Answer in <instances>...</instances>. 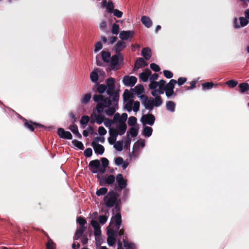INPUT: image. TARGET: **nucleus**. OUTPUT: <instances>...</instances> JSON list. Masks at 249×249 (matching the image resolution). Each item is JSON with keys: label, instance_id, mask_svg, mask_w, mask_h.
Segmentation results:
<instances>
[{"label": "nucleus", "instance_id": "nucleus-1", "mask_svg": "<svg viewBox=\"0 0 249 249\" xmlns=\"http://www.w3.org/2000/svg\"><path fill=\"white\" fill-rule=\"evenodd\" d=\"M127 118V114L125 113L121 115L119 113L114 114V121L115 125L110 128L109 130V137L108 142L111 145L114 144L116 142L117 137L118 135H124L126 131L127 126L126 121Z\"/></svg>", "mask_w": 249, "mask_h": 249}, {"label": "nucleus", "instance_id": "nucleus-2", "mask_svg": "<svg viewBox=\"0 0 249 249\" xmlns=\"http://www.w3.org/2000/svg\"><path fill=\"white\" fill-rule=\"evenodd\" d=\"M177 83L176 80L171 79L168 84H166L164 80H160L159 82L152 83L149 84V89L153 90L151 94L153 96H157V95L163 94L165 91L166 95L169 97L174 94V86Z\"/></svg>", "mask_w": 249, "mask_h": 249}, {"label": "nucleus", "instance_id": "nucleus-3", "mask_svg": "<svg viewBox=\"0 0 249 249\" xmlns=\"http://www.w3.org/2000/svg\"><path fill=\"white\" fill-rule=\"evenodd\" d=\"M122 223L121 215L117 213L112 217L109 225L107 228V243L109 246H113L116 242L117 232Z\"/></svg>", "mask_w": 249, "mask_h": 249}, {"label": "nucleus", "instance_id": "nucleus-4", "mask_svg": "<svg viewBox=\"0 0 249 249\" xmlns=\"http://www.w3.org/2000/svg\"><path fill=\"white\" fill-rule=\"evenodd\" d=\"M102 164L98 160L91 161L89 163L90 170L93 173H104L106 170V168L108 165V160L105 158L101 159Z\"/></svg>", "mask_w": 249, "mask_h": 249}, {"label": "nucleus", "instance_id": "nucleus-5", "mask_svg": "<svg viewBox=\"0 0 249 249\" xmlns=\"http://www.w3.org/2000/svg\"><path fill=\"white\" fill-rule=\"evenodd\" d=\"M154 97L155 98H148L147 97L145 96L144 97H142V98L141 99L142 103L144 105L145 108L150 111L153 109L154 107H159L162 103V100L159 95Z\"/></svg>", "mask_w": 249, "mask_h": 249}, {"label": "nucleus", "instance_id": "nucleus-6", "mask_svg": "<svg viewBox=\"0 0 249 249\" xmlns=\"http://www.w3.org/2000/svg\"><path fill=\"white\" fill-rule=\"evenodd\" d=\"M115 80L113 78H109L106 81L107 84V93L113 100L114 104H116L117 102L119 100V95L117 92L115 91Z\"/></svg>", "mask_w": 249, "mask_h": 249}, {"label": "nucleus", "instance_id": "nucleus-7", "mask_svg": "<svg viewBox=\"0 0 249 249\" xmlns=\"http://www.w3.org/2000/svg\"><path fill=\"white\" fill-rule=\"evenodd\" d=\"M125 102V108L128 112L132 110L134 112H137L140 108V102L138 101L134 102L132 99L124 101Z\"/></svg>", "mask_w": 249, "mask_h": 249}, {"label": "nucleus", "instance_id": "nucleus-8", "mask_svg": "<svg viewBox=\"0 0 249 249\" xmlns=\"http://www.w3.org/2000/svg\"><path fill=\"white\" fill-rule=\"evenodd\" d=\"M112 105V103L109 99L104 97L101 102L97 104L96 110L98 113H101L105 108L108 107Z\"/></svg>", "mask_w": 249, "mask_h": 249}, {"label": "nucleus", "instance_id": "nucleus-9", "mask_svg": "<svg viewBox=\"0 0 249 249\" xmlns=\"http://www.w3.org/2000/svg\"><path fill=\"white\" fill-rule=\"evenodd\" d=\"M104 118L105 116L101 113L97 114L93 111L90 116V123L92 124L96 123L98 124H101L103 123Z\"/></svg>", "mask_w": 249, "mask_h": 249}, {"label": "nucleus", "instance_id": "nucleus-10", "mask_svg": "<svg viewBox=\"0 0 249 249\" xmlns=\"http://www.w3.org/2000/svg\"><path fill=\"white\" fill-rule=\"evenodd\" d=\"M116 202V198L113 194L108 193L104 198V202L108 207L114 206Z\"/></svg>", "mask_w": 249, "mask_h": 249}, {"label": "nucleus", "instance_id": "nucleus-11", "mask_svg": "<svg viewBox=\"0 0 249 249\" xmlns=\"http://www.w3.org/2000/svg\"><path fill=\"white\" fill-rule=\"evenodd\" d=\"M239 23H238V19L235 18L233 20L234 27L236 29H239L241 27H243L246 26L249 23V21L245 17H241L239 18Z\"/></svg>", "mask_w": 249, "mask_h": 249}, {"label": "nucleus", "instance_id": "nucleus-12", "mask_svg": "<svg viewBox=\"0 0 249 249\" xmlns=\"http://www.w3.org/2000/svg\"><path fill=\"white\" fill-rule=\"evenodd\" d=\"M137 78L133 76H125L123 79L124 84L127 87H133L136 83Z\"/></svg>", "mask_w": 249, "mask_h": 249}, {"label": "nucleus", "instance_id": "nucleus-13", "mask_svg": "<svg viewBox=\"0 0 249 249\" xmlns=\"http://www.w3.org/2000/svg\"><path fill=\"white\" fill-rule=\"evenodd\" d=\"M155 120V117L151 114L143 115L141 119L143 124H147L150 125H152L154 124Z\"/></svg>", "mask_w": 249, "mask_h": 249}, {"label": "nucleus", "instance_id": "nucleus-14", "mask_svg": "<svg viewBox=\"0 0 249 249\" xmlns=\"http://www.w3.org/2000/svg\"><path fill=\"white\" fill-rule=\"evenodd\" d=\"M123 60V56L121 53L113 55L111 58V65L113 69H117V65Z\"/></svg>", "mask_w": 249, "mask_h": 249}, {"label": "nucleus", "instance_id": "nucleus-15", "mask_svg": "<svg viewBox=\"0 0 249 249\" xmlns=\"http://www.w3.org/2000/svg\"><path fill=\"white\" fill-rule=\"evenodd\" d=\"M131 90L133 92L134 94H136L140 99H142V97H144L143 95L144 88L141 85H138L133 89H131Z\"/></svg>", "mask_w": 249, "mask_h": 249}, {"label": "nucleus", "instance_id": "nucleus-16", "mask_svg": "<svg viewBox=\"0 0 249 249\" xmlns=\"http://www.w3.org/2000/svg\"><path fill=\"white\" fill-rule=\"evenodd\" d=\"M116 181L118 183V188L120 190L125 188L127 186V180L125 179L123 175L119 174L116 176Z\"/></svg>", "mask_w": 249, "mask_h": 249}, {"label": "nucleus", "instance_id": "nucleus-17", "mask_svg": "<svg viewBox=\"0 0 249 249\" xmlns=\"http://www.w3.org/2000/svg\"><path fill=\"white\" fill-rule=\"evenodd\" d=\"M57 134L61 138L68 140H71L72 136L69 131H65L63 128H60L57 130Z\"/></svg>", "mask_w": 249, "mask_h": 249}, {"label": "nucleus", "instance_id": "nucleus-18", "mask_svg": "<svg viewBox=\"0 0 249 249\" xmlns=\"http://www.w3.org/2000/svg\"><path fill=\"white\" fill-rule=\"evenodd\" d=\"M134 32L132 31H123L120 33L119 37L122 40H126L133 36Z\"/></svg>", "mask_w": 249, "mask_h": 249}, {"label": "nucleus", "instance_id": "nucleus-19", "mask_svg": "<svg viewBox=\"0 0 249 249\" xmlns=\"http://www.w3.org/2000/svg\"><path fill=\"white\" fill-rule=\"evenodd\" d=\"M91 225L94 228L95 236H100L101 233V227L98 222L94 220L91 221Z\"/></svg>", "mask_w": 249, "mask_h": 249}, {"label": "nucleus", "instance_id": "nucleus-20", "mask_svg": "<svg viewBox=\"0 0 249 249\" xmlns=\"http://www.w3.org/2000/svg\"><path fill=\"white\" fill-rule=\"evenodd\" d=\"M126 43L125 42L123 41H119L115 44L114 49L115 52L118 54L119 53L122 51L123 49H124L126 47Z\"/></svg>", "mask_w": 249, "mask_h": 249}, {"label": "nucleus", "instance_id": "nucleus-21", "mask_svg": "<svg viewBox=\"0 0 249 249\" xmlns=\"http://www.w3.org/2000/svg\"><path fill=\"white\" fill-rule=\"evenodd\" d=\"M118 101L116 104H114L113 100H112V105L108 107V108L105 110V113L107 116H111L114 114L117 108Z\"/></svg>", "mask_w": 249, "mask_h": 249}, {"label": "nucleus", "instance_id": "nucleus-22", "mask_svg": "<svg viewBox=\"0 0 249 249\" xmlns=\"http://www.w3.org/2000/svg\"><path fill=\"white\" fill-rule=\"evenodd\" d=\"M92 146L96 153L102 155L105 151L104 147L99 143H94L92 142Z\"/></svg>", "mask_w": 249, "mask_h": 249}, {"label": "nucleus", "instance_id": "nucleus-23", "mask_svg": "<svg viewBox=\"0 0 249 249\" xmlns=\"http://www.w3.org/2000/svg\"><path fill=\"white\" fill-rule=\"evenodd\" d=\"M151 74V71L149 69H146L140 74L139 78L142 81L145 82L148 81Z\"/></svg>", "mask_w": 249, "mask_h": 249}, {"label": "nucleus", "instance_id": "nucleus-24", "mask_svg": "<svg viewBox=\"0 0 249 249\" xmlns=\"http://www.w3.org/2000/svg\"><path fill=\"white\" fill-rule=\"evenodd\" d=\"M147 65V63L144 61L142 58H139L135 62L134 69L135 71H136L139 68L144 67Z\"/></svg>", "mask_w": 249, "mask_h": 249}, {"label": "nucleus", "instance_id": "nucleus-25", "mask_svg": "<svg viewBox=\"0 0 249 249\" xmlns=\"http://www.w3.org/2000/svg\"><path fill=\"white\" fill-rule=\"evenodd\" d=\"M100 72L99 69H95L90 74V79L92 82H96L98 80V73Z\"/></svg>", "mask_w": 249, "mask_h": 249}, {"label": "nucleus", "instance_id": "nucleus-26", "mask_svg": "<svg viewBox=\"0 0 249 249\" xmlns=\"http://www.w3.org/2000/svg\"><path fill=\"white\" fill-rule=\"evenodd\" d=\"M141 21L147 28H149L152 26V21L148 17L142 16L141 18Z\"/></svg>", "mask_w": 249, "mask_h": 249}, {"label": "nucleus", "instance_id": "nucleus-27", "mask_svg": "<svg viewBox=\"0 0 249 249\" xmlns=\"http://www.w3.org/2000/svg\"><path fill=\"white\" fill-rule=\"evenodd\" d=\"M166 107L167 110L171 112H174L176 108V104L172 101H167L166 103Z\"/></svg>", "mask_w": 249, "mask_h": 249}, {"label": "nucleus", "instance_id": "nucleus-28", "mask_svg": "<svg viewBox=\"0 0 249 249\" xmlns=\"http://www.w3.org/2000/svg\"><path fill=\"white\" fill-rule=\"evenodd\" d=\"M145 141L144 140H140L136 142L133 146V149L135 151L138 150L140 147L143 148L145 146Z\"/></svg>", "mask_w": 249, "mask_h": 249}, {"label": "nucleus", "instance_id": "nucleus-29", "mask_svg": "<svg viewBox=\"0 0 249 249\" xmlns=\"http://www.w3.org/2000/svg\"><path fill=\"white\" fill-rule=\"evenodd\" d=\"M104 125L107 127H108L109 129L111 127L115 125V123L114 121V116L113 117V120H111L108 118H104V121L103 122Z\"/></svg>", "mask_w": 249, "mask_h": 249}, {"label": "nucleus", "instance_id": "nucleus-30", "mask_svg": "<svg viewBox=\"0 0 249 249\" xmlns=\"http://www.w3.org/2000/svg\"><path fill=\"white\" fill-rule=\"evenodd\" d=\"M142 54L146 60H149L151 56V50L149 48H145L142 50Z\"/></svg>", "mask_w": 249, "mask_h": 249}, {"label": "nucleus", "instance_id": "nucleus-31", "mask_svg": "<svg viewBox=\"0 0 249 249\" xmlns=\"http://www.w3.org/2000/svg\"><path fill=\"white\" fill-rule=\"evenodd\" d=\"M152 132L153 129L151 127L145 126L142 130V134L145 137H149L151 136Z\"/></svg>", "mask_w": 249, "mask_h": 249}, {"label": "nucleus", "instance_id": "nucleus-32", "mask_svg": "<svg viewBox=\"0 0 249 249\" xmlns=\"http://www.w3.org/2000/svg\"><path fill=\"white\" fill-rule=\"evenodd\" d=\"M133 95V92L131 90L129 91L128 89H125L123 94L124 100L132 99Z\"/></svg>", "mask_w": 249, "mask_h": 249}, {"label": "nucleus", "instance_id": "nucleus-33", "mask_svg": "<svg viewBox=\"0 0 249 249\" xmlns=\"http://www.w3.org/2000/svg\"><path fill=\"white\" fill-rule=\"evenodd\" d=\"M70 130L74 134H75L78 138H81V135L79 133L78 127L76 125H71L69 127Z\"/></svg>", "mask_w": 249, "mask_h": 249}, {"label": "nucleus", "instance_id": "nucleus-34", "mask_svg": "<svg viewBox=\"0 0 249 249\" xmlns=\"http://www.w3.org/2000/svg\"><path fill=\"white\" fill-rule=\"evenodd\" d=\"M85 230V227L84 226H80L75 232V235L74 238V240H78V238L82 235Z\"/></svg>", "mask_w": 249, "mask_h": 249}, {"label": "nucleus", "instance_id": "nucleus-35", "mask_svg": "<svg viewBox=\"0 0 249 249\" xmlns=\"http://www.w3.org/2000/svg\"><path fill=\"white\" fill-rule=\"evenodd\" d=\"M91 97V93H87L83 96H82L81 100V103L85 105L87 104L89 100H90Z\"/></svg>", "mask_w": 249, "mask_h": 249}, {"label": "nucleus", "instance_id": "nucleus-36", "mask_svg": "<svg viewBox=\"0 0 249 249\" xmlns=\"http://www.w3.org/2000/svg\"><path fill=\"white\" fill-rule=\"evenodd\" d=\"M109 214V212L107 211L105 215L99 216V220L101 224L103 225L107 221Z\"/></svg>", "mask_w": 249, "mask_h": 249}, {"label": "nucleus", "instance_id": "nucleus-37", "mask_svg": "<svg viewBox=\"0 0 249 249\" xmlns=\"http://www.w3.org/2000/svg\"><path fill=\"white\" fill-rule=\"evenodd\" d=\"M123 141H118L115 142L113 145V147L118 151H121L123 149Z\"/></svg>", "mask_w": 249, "mask_h": 249}, {"label": "nucleus", "instance_id": "nucleus-38", "mask_svg": "<svg viewBox=\"0 0 249 249\" xmlns=\"http://www.w3.org/2000/svg\"><path fill=\"white\" fill-rule=\"evenodd\" d=\"M127 132H128L129 136L131 135L132 137H136L138 135V128L135 126H132Z\"/></svg>", "mask_w": 249, "mask_h": 249}, {"label": "nucleus", "instance_id": "nucleus-39", "mask_svg": "<svg viewBox=\"0 0 249 249\" xmlns=\"http://www.w3.org/2000/svg\"><path fill=\"white\" fill-rule=\"evenodd\" d=\"M102 58L104 62H108L110 58V54L109 53L102 51Z\"/></svg>", "mask_w": 249, "mask_h": 249}, {"label": "nucleus", "instance_id": "nucleus-40", "mask_svg": "<svg viewBox=\"0 0 249 249\" xmlns=\"http://www.w3.org/2000/svg\"><path fill=\"white\" fill-rule=\"evenodd\" d=\"M241 93H244L249 89V85L246 83H243L239 85Z\"/></svg>", "mask_w": 249, "mask_h": 249}, {"label": "nucleus", "instance_id": "nucleus-41", "mask_svg": "<svg viewBox=\"0 0 249 249\" xmlns=\"http://www.w3.org/2000/svg\"><path fill=\"white\" fill-rule=\"evenodd\" d=\"M119 26L118 24L115 23L112 24L111 31L113 34L117 35L119 32Z\"/></svg>", "mask_w": 249, "mask_h": 249}, {"label": "nucleus", "instance_id": "nucleus-42", "mask_svg": "<svg viewBox=\"0 0 249 249\" xmlns=\"http://www.w3.org/2000/svg\"><path fill=\"white\" fill-rule=\"evenodd\" d=\"M123 144L124 143V146L126 148H127L128 146H129L131 142V139L129 135L128 132H127L126 134V139L125 140H123Z\"/></svg>", "mask_w": 249, "mask_h": 249}, {"label": "nucleus", "instance_id": "nucleus-43", "mask_svg": "<svg viewBox=\"0 0 249 249\" xmlns=\"http://www.w3.org/2000/svg\"><path fill=\"white\" fill-rule=\"evenodd\" d=\"M124 246L126 249H134L135 246L133 243L128 242L124 239Z\"/></svg>", "mask_w": 249, "mask_h": 249}, {"label": "nucleus", "instance_id": "nucleus-44", "mask_svg": "<svg viewBox=\"0 0 249 249\" xmlns=\"http://www.w3.org/2000/svg\"><path fill=\"white\" fill-rule=\"evenodd\" d=\"M72 144L75 146V147H77L79 149H84V145L83 143L76 140H73L72 141Z\"/></svg>", "mask_w": 249, "mask_h": 249}, {"label": "nucleus", "instance_id": "nucleus-45", "mask_svg": "<svg viewBox=\"0 0 249 249\" xmlns=\"http://www.w3.org/2000/svg\"><path fill=\"white\" fill-rule=\"evenodd\" d=\"M203 89L206 90V89H211L214 86V84L212 82H205L202 85Z\"/></svg>", "mask_w": 249, "mask_h": 249}, {"label": "nucleus", "instance_id": "nucleus-46", "mask_svg": "<svg viewBox=\"0 0 249 249\" xmlns=\"http://www.w3.org/2000/svg\"><path fill=\"white\" fill-rule=\"evenodd\" d=\"M107 192V189L106 188L102 187L97 190L96 194L98 196H103L105 195Z\"/></svg>", "mask_w": 249, "mask_h": 249}, {"label": "nucleus", "instance_id": "nucleus-47", "mask_svg": "<svg viewBox=\"0 0 249 249\" xmlns=\"http://www.w3.org/2000/svg\"><path fill=\"white\" fill-rule=\"evenodd\" d=\"M89 121V118L88 116H83L80 120V124L82 125H87Z\"/></svg>", "mask_w": 249, "mask_h": 249}, {"label": "nucleus", "instance_id": "nucleus-48", "mask_svg": "<svg viewBox=\"0 0 249 249\" xmlns=\"http://www.w3.org/2000/svg\"><path fill=\"white\" fill-rule=\"evenodd\" d=\"M137 123V119L135 117H130L128 120V124L129 126H134Z\"/></svg>", "mask_w": 249, "mask_h": 249}, {"label": "nucleus", "instance_id": "nucleus-49", "mask_svg": "<svg viewBox=\"0 0 249 249\" xmlns=\"http://www.w3.org/2000/svg\"><path fill=\"white\" fill-rule=\"evenodd\" d=\"M107 89V86L104 84L99 85L97 87V91L99 93H103Z\"/></svg>", "mask_w": 249, "mask_h": 249}, {"label": "nucleus", "instance_id": "nucleus-50", "mask_svg": "<svg viewBox=\"0 0 249 249\" xmlns=\"http://www.w3.org/2000/svg\"><path fill=\"white\" fill-rule=\"evenodd\" d=\"M106 181L108 185L112 184L115 181V177L113 175H109L106 178Z\"/></svg>", "mask_w": 249, "mask_h": 249}, {"label": "nucleus", "instance_id": "nucleus-51", "mask_svg": "<svg viewBox=\"0 0 249 249\" xmlns=\"http://www.w3.org/2000/svg\"><path fill=\"white\" fill-rule=\"evenodd\" d=\"M113 7V2L111 1H108L106 5L107 10L108 12H111L114 10Z\"/></svg>", "mask_w": 249, "mask_h": 249}, {"label": "nucleus", "instance_id": "nucleus-52", "mask_svg": "<svg viewBox=\"0 0 249 249\" xmlns=\"http://www.w3.org/2000/svg\"><path fill=\"white\" fill-rule=\"evenodd\" d=\"M105 141V139L104 137H96L93 139V141H92V142H93L94 143H99V142H100L101 143H104Z\"/></svg>", "mask_w": 249, "mask_h": 249}, {"label": "nucleus", "instance_id": "nucleus-53", "mask_svg": "<svg viewBox=\"0 0 249 249\" xmlns=\"http://www.w3.org/2000/svg\"><path fill=\"white\" fill-rule=\"evenodd\" d=\"M226 84L231 88H234L237 85L238 82L237 81L231 80L227 81Z\"/></svg>", "mask_w": 249, "mask_h": 249}, {"label": "nucleus", "instance_id": "nucleus-54", "mask_svg": "<svg viewBox=\"0 0 249 249\" xmlns=\"http://www.w3.org/2000/svg\"><path fill=\"white\" fill-rule=\"evenodd\" d=\"M104 98L103 95H94L93 97V100L98 103H99Z\"/></svg>", "mask_w": 249, "mask_h": 249}, {"label": "nucleus", "instance_id": "nucleus-55", "mask_svg": "<svg viewBox=\"0 0 249 249\" xmlns=\"http://www.w3.org/2000/svg\"><path fill=\"white\" fill-rule=\"evenodd\" d=\"M98 131L99 134L101 136H104L107 133L106 129L103 126H100L98 128Z\"/></svg>", "mask_w": 249, "mask_h": 249}, {"label": "nucleus", "instance_id": "nucleus-56", "mask_svg": "<svg viewBox=\"0 0 249 249\" xmlns=\"http://www.w3.org/2000/svg\"><path fill=\"white\" fill-rule=\"evenodd\" d=\"M113 15L118 18H121L123 16V12L118 9L113 10Z\"/></svg>", "mask_w": 249, "mask_h": 249}, {"label": "nucleus", "instance_id": "nucleus-57", "mask_svg": "<svg viewBox=\"0 0 249 249\" xmlns=\"http://www.w3.org/2000/svg\"><path fill=\"white\" fill-rule=\"evenodd\" d=\"M163 73L164 76L168 79L171 78L173 76V73L169 71L164 70L163 71Z\"/></svg>", "mask_w": 249, "mask_h": 249}, {"label": "nucleus", "instance_id": "nucleus-58", "mask_svg": "<svg viewBox=\"0 0 249 249\" xmlns=\"http://www.w3.org/2000/svg\"><path fill=\"white\" fill-rule=\"evenodd\" d=\"M103 47L102 44L101 42H98L95 45L94 52L97 53L102 49Z\"/></svg>", "mask_w": 249, "mask_h": 249}, {"label": "nucleus", "instance_id": "nucleus-59", "mask_svg": "<svg viewBox=\"0 0 249 249\" xmlns=\"http://www.w3.org/2000/svg\"><path fill=\"white\" fill-rule=\"evenodd\" d=\"M150 68L153 71H156V72H158L160 71V67L158 65H157L155 63H151L150 64Z\"/></svg>", "mask_w": 249, "mask_h": 249}, {"label": "nucleus", "instance_id": "nucleus-60", "mask_svg": "<svg viewBox=\"0 0 249 249\" xmlns=\"http://www.w3.org/2000/svg\"><path fill=\"white\" fill-rule=\"evenodd\" d=\"M77 222L79 223L80 226H84L86 223V221L83 218L79 217L77 218Z\"/></svg>", "mask_w": 249, "mask_h": 249}, {"label": "nucleus", "instance_id": "nucleus-61", "mask_svg": "<svg viewBox=\"0 0 249 249\" xmlns=\"http://www.w3.org/2000/svg\"><path fill=\"white\" fill-rule=\"evenodd\" d=\"M92 154V150L91 148H88L84 151V155L87 157H90Z\"/></svg>", "mask_w": 249, "mask_h": 249}, {"label": "nucleus", "instance_id": "nucleus-62", "mask_svg": "<svg viewBox=\"0 0 249 249\" xmlns=\"http://www.w3.org/2000/svg\"><path fill=\"white\" fill-rule=\"evenodd\" d=\"M158 78V74L157 73H154L149 77V80L151 84L152 83H156L157 82L154 81L155 80L157 79Z\"/></svg>", "mask_w": 249, "mask_h": 249}, {"label": "nucleus", "instance_id": "nucleus-63", "mask_svg": "<svg viewBox=\"0 0 249 249\" xmlns=\"http://www.w3.org/2000/svg\"><path fill=\"white\" fill-rule=\"evenodd\" d=\"M187 81V79L185 77H179L178 81H177V84H178V86L182 85L184 84Z\"/></svg>", "mask_w": 249, "mask_h": 249}, {"label": "nucleus", "instance_id": "nucleus-64", "mask_svg": "<svg viewBox=\"0 0 249 249\" xmlns=\"http://www.w3.org/2000/svg\"><path fill=\"white\" fill-rule=\"evenodd\" d=\"M124 160L121 157H117L115 160V164L117 166L122 165L123 163Z\"/></svg>", "mask_w": 249, "mask_h": 249}]
</instances>
